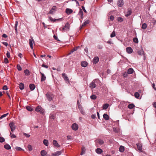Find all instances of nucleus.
Returning <instances> with one entry per match:
<instances>
[{
    "label": "nucleus",
    "instance_id": "obj_1",
    "mask_svg": "<svg viewBox=\"0 0 156 156\" xmlns=\"http://www.w3.org/2000/svg\"><path fill=\"white\" fill-rule=\"evenodd\" d=\"M70 28V25L69 23L68 22H67L66 23L65 26H64L62 30L61 29V28H60V30L62 31V32H64V31H69Z\"/></svg>",
    "mask_w": 156,
    "mask_h": 156
},
{
    "label": "nucleus",
    "instance_id": "obj_2",
    "mask_svg": "<svg viewBox=\"0 0 156 156\" xmlns=\"http://www.w3.org/2000/svg\"><path fill=\"white\" fill-rule=\"evenodd\" d=\"M98 81L97 79L93 80L90 84V87L91 88H94L96 87L97 82Z\"/></svg>",
    "mask_w": 156,
    "mask_h": 156
},
{
    "label": "nucleus",
    "instance_id": "obj_3",
    "mask_svg": "<svg viewBox=\"0 0 156 156\" xmlns=\"http://www.w3.org/2000/svg\"><path fill=\"white\" fill-rule=\"evenodd\" d=\"M46 96L47 99L49 101H51L54 97L53 95L50 93H47L46 94Z\"/></svg>",
    "mask_w": 156,
    "mask_h": 156
},
{
    "label": "nucleus",
    "instance_id": "obj_4",
    "mask_svg": "<svg viewBox=\"0 0 156 156\" xmlns=\"http://www.w3.org/2000/svg\"><path fill=\"white\" fill-rule=\"evenodd\" d=\"M35 111L37 112H39L41 114H43L44 112V109L40 106H38L36 108Z\"/></svg>",
    "mask_w": 156,
    "mask_h": 156
},
{
    "label": "nucleus",
    "instance_id": "obj_5",
    "mask_svg": "<svg viewBox=\"0 0 156 156\" xmlns=\"http://www.w3.org/2000/svg\"><path fill=\"white\" fill-rule=\"evenodd\" d=\"M9 126L11 129V130L12 132H13L16 129V126L15 124L13 122H11L9 124Z\"/></svg>",
    "mask_w": 156,
    "mask_h": 156
},
{
    "label": "nucleus",
    "instance_id": "obj_6",
    "mask_svg": "<svg viewBox=\"0 0 156 156\" xmlns=\"http://www.w3.org/2000/svg\"><path fill=\"white\" fill-rule=\"evenodd\" d=\"M137 146V149L140 151V152H142L143 151L142 150V144L140 143H137L136 144Z\"/></svg>",
    "mask_w": 156,
    "mask_h": 156
},
{
    "label": "nucleus",
    "instance_id": "obj_7",
    "mask_svg": "<svg viewBox=\"0 0 156 156\" xmlns=\"http://www.w3.org/2000/svg\"><path fill=\"white\" fill-rule=\"evenodd\" d=\"M29 42L30 46V48L32 49H33V43H34V39L33 38H31V39H29Z\"/></svg>",
    "mask_w": 156,
    "mask_h": 156
},
{
    "label": "nucleus",
    "instance_id": "obj_8",
    "mask_svg": "<svg viewBox=\"0 0 156 156\" xmlns=\"http://www.w3.org/2000/svg\"><path fill=\"white\" fill-rule=\"evenodd\" d=\"M56 7L55 6H53L49 12V14H53L56 10Z\"/></svg>",
    "mask_w": 156,
    "mask_h": 156
},
{
    "label": "nucleus",
    "instance_id": "obj_9",
    "mask_svg": "<svg viewBox=\"0 0 156 156\" xmlns=\"http://www.w3.org/2000/svg\"><path fill=\"white\" fill-rule=\"evenodd\" d=\"M72 129L74 130H76L78 129V125L76 123H74L72 126Z\"/></svg>",
    "mask_w": 156,
    "mask_h": 156
},
{
    "label": "nucleus",
    "instance_id": "obj_10",
    "mask_svg": "<svg viewBox=\"0 0 156 156\" xmlns=\"http://www.w3.org/2000/svg\"><path fill=\"white\" fill-rule=\"evenodd\" d=\"M54 146L56 147H59L60 145L55 140H54L52 142Z\"/></svg>",
    "mask_w": 156,
    "mask_h": 156
},
{
    "label": "nucleus",
    "instance_id": "obj_11",
    "mask_svg": "<svg viewBox=\"0 0 156 156\" xmlns=\"http://www.w3.org/2000/svg\"><path fill=\"white\" fill-rule=\"evenodd\" d=\"M62 153V151H58L52 154V156H58L60 155Z\"/></svg>",
    "mask_w": 156,
    "mask_h": 156
},
{
    "label": "nucleus",
    "instance_id": "obj_12",
    "mask_svg": "<svg viewBox=\"0 0 156 156\" xmlns=\"http://www.w3.org/2000/svg\"><path fill=\"white\" fill-rule=\"evenodd\" d=\"M123 0H119L117 2V5L119 7H121L123 5Z\"/></svg>",
    "mask_w": 156,
    "mask_h": 156
},
{
    "label": "nucleus",
    "instance_id": "obj_13",
    "mask_svg": "<svg viewBox=\"0 0 156 156\" xmlns=\"http://www.w3.org/2000/svg\"><path fill=\"white\" fill-rule=\"evenodd\" d=\"M99 61V58L98 57H95L93 59V62L95 64H96Z\"/></svg>",
    "mask_w": 156,
    "mask_h": 156
},
{
    "label": "nucleus",
    "instance_id": "obj_14",
    "mask_svg": "<svg viewBox=\"0 0 156 156\" xmlns=\"http://www.w3.org/2000/svg\"><path fill=\"white\" fill-rule=\"evenodd\" d=\"M40 73L41 75V80L42 82L44 81L46 79V77L44 74L42 73L41 72H40Z\"/></svg>",
    "mask_w": 156,
    "mask_h": 156
},
{
    "label": "nucleus",
    "instance_id": "obj_15",
    "mask_svg": "<svg viewBox=\"0 0 156 156\" xmlns=\"http://www.w3.org/2000/svg\"><path fill=\"white\" fill-rule=\"evenodd\" d=\"M62 77L64 79L65 81H69V79L68 78V77L67 76V75L65 73H62Z\"/></svg>",
    "mask_w": 156,
    "mask_h": 156
},
{
    "label": "nucleus",
    "instance_id": "obj_16",
    "mask_svg": "<svg viewBox=\"0 0 156 156\" xmlns=\"http://www.w3.org/2000/svg\"><path fill=\"white\" fill-rule=\"evenodd\" d=\"M73 12V10L67 8L66 10V12L68 14H69Z\"/></svg>",
    "mask_w": 156,
    "mask_h": 156
},
{
    "label": "nucleus",
    "instance_id": "obj_17",
    "mask_svg": "<svg viewBox=\"0 0 156 156\" xmlns=\"http://www.w3.org/2000/svg\"><path fill=\"white\" fill-rule=\"evenodd\" d=\"M127 52L128 53H131L133 52L132 48L130 47H128L126 48Z\"/></svg>",
    "mask_w": 156,
    "mask_h": 156
},
{
    "label": "nucleus",
    "instance_id": "obj_18",
    "mask_svg": "<svg viewBox=\"0 0 156 156\" xmlns=\"http://www.w3.org/2000/svg\"><path fill=\"white\" fill-rule=\"evenodd\" d=\"M96 152L98 154H101L102 152L103 151L100 148H97L95 150Z\"/></svg>",
    "mask_w": 156,
    "mask_h": 156
},
{
    "label": "nucleus",
    "instance_id": "obj_19",
    "mask_svg": "<svg viewBox=\"0 0 156 156\" xmlns=\"http://www.w3.org/2000/svg\"><path fill=\"white\" fill-rule=\"evenodd\" d=\"M62 18H60V19H53L51 17H49V19L52 21H54V22H55V21L56 20H58V21H61L62 20Z\"/></svg>",
    "mask_w": 156,
    "mask_h": 156
},
{
    "label": "nucleus",
    "instance_id": "obj_20",
    "mask_svg": "<svg viewBox=\"0 0 156 156\" xmlns=\"http://www.w3.org/2000/svg\"><path fill=\"white\" fill-rule=\"evenodd\" d=\"M29 87L31 90H33L35 89V86L34 84H30L29 85Z\"/></svg>",
    "mask_w": 156,
    "mask_h": 156
},
{
    "label": "nucleus",
    "instance_id": "obj_21",
    "mask_svg": "<svg viewBox=\"0 0 156 156\" xmlns=\"http://www.w3.org/2000/svg\"><path fill=\"white\" fill-rule=\"evenodd\" d=\"M87 63L85 61L82 62L81 63V65L83 67H86L87 66Z\"/></svg>",
    "mask_w": 156,
    "mask_h": 156
},
{
    "label": "nucleus",
    "instance_id": "obj_22",
    "mask_svg": "<svg viewBox=\"0 0 156 156\" xmlns=\"http://www.w3.org/2000/svg\"><path fill=\"white\" fill-rule=\"evenodd\" d=\"M103 118L106 120H108L109 119V116L106 114H104L103 115Z\"/></svg>",
    "mask_w": 156,
    "mask_h": 156
},
{
    "label": "nucleus",
    "instance_id": "obj_23",
    "mask_svg": "<svg viewBox=\"0 0 156 156\" xmlns=\"http://www.w3.org/2000/svg\"><path fill=\"white\" fill-rule=\"evenodd\" d=\"M80 47L79 46L76 47V48H74L73 49L70 51V52L69 54L68 55H69L71 53H73L74 51H76Z\"/></svg>",
    "mask_w": 156,
    "mask_h": 156
},
{
    "label": "nucleus",
    "instance_id": "obj_24",
    "mask_svg": "<svg viewBox=\"0 0 156 156\" xmlns=\"http://www.w3.org/2000/svg\"><path fill=\"white\" fill-rule=\"evenodd\" d=\"M134 71V70L133 69L130 68H129L127 71V73L129 74H132Z\"/></svg>",
    "mask_w": 156,
    "mask_h": 156
},
{
    "label": "nucleus",
    "instance_id": "obj_25",
    "mask_svg": "<svg viewBox=\"0 0 156 156\" xmlns=\"http://www.w3.org/2000/svg\"><path fill=\"white\" fill-rule=\"evenodd\" d=\"M89 22L90 20H87L83 23L82 25V27H84L86 26L87 24H89Z\"/></svg>",
    "mask_w": 156,
    "mask_h": 156
},
{
    "label": "nucleus",
    "instance_id": "obj_26",
    "mask_svg": "<svg viewBox=\"0 0 156 156\" xmlns=\"http://www.w3.org/2000/svg\"><path fill=\"white\" fill-rule=\"evenodd\" d=\"M47 153L46 151L45 150H42L41 152V154L42 156H45Z\"/></svg>",
    "mask_w": 156,
    "mask_h": 156
},
{
    "label": "nucleus",
    "instance_id": "obj_27",
    "mask_svg": "<svg viewBox=\"0 0 156 156\" xmlns=\"http://www.w3.org/2000/svg\"><path fill=\"white\" fill-rule=\"evenodd\" d=\"M19 87L20 90H22L24 88V85L22 83H20L19 84Z\"/></svg>",
    "mask_w": 156,
    "mask_h": 156
},
{
    "label": "nucleus",
    "instance_id": "obj_28",
    "mask_svg": "<svg viewBox=\"0 0 156 156\" xmlns=\"http://www.w3.org/2000/svg\"><path fill=\"white\" fill-rule=\"evenodd\" d=\"M4 148L7 150H9L11 149V147L8 144H7L4 145Z\"/></svg>",
    "mask_w": 156,
    "mask_h": 156
},
{
    "label": "nucleus",
    "instance_id": "obj_29",
    "mask_svg": "<svg viewBox=\"0 0 156 156\" xmlns=\"http://www.w3.org/2000/svg\"><path fill=\"white\" fill-rule=\"evenodd\" d=\"M131 12H132L131 10H128L126 13L125 14V16L126 17L129 16L131 14Z\"/></svg>",
    "mask_w": 156,
    "mask_h": 156
},
{
    "label": "nucleus",
    "instance_id": "obj_30",
    "mask_svg": "<svg viewBox=\"0 0 156 156\" xmlns=\"http://www.w3.org/2000/svg\"><path fill=\"white\" fill-rule=\"evenodd\" d=\"M18 22L17 21H16L15 23V32L16 33H17V27L18 25Z\"/></svg>",
    "mask_w": 156,
    "mask_h": 156
},
{
    "label": "nucleus",
    "instance_id": "obj_31",
    "mask_svg": "<svg viewBox=\"0 0 156 156\" xmlns=\"http://www.w3.org/2000/svg\"><path fill=\"white\" fill-rule=\"evenodd\" d=\"M43 143L44 145H45L46 146H48V141L46 139H44L43 140Z\"/></svg>",
    "mask_w": 156,
    "mask_h": 156
},
{
    "label": "nucleus",
    "instance_id": "obj_32",
    "mask_svg": "<svg viewBox=\"0 0 156 156\" xmlns=\"http://www.w3.org/2000/svg\"><path fill=\"white\" fill-rule=\"evenodd\" d=\"M138 54L140 55H143L144 54V52L143 50H140L138 51Z\"/></svg>",
    "mask_w": 156,
    "mask_h": 156
},
{
    "label": "nucleus",
    "instance_id": "obj_33",
    "mask_svg": "<svg viewBox=\"0 0 156 156\" xmlns=\"http://www.w3.org/2000/svg\"><path fill=\"white\" fill-rule=\"evenodd\" d=\"M109 106L108 104H105L103 106V108L104 109H107Z\"/></svg>",
    "mask_w": 156,
    "mask_h": 156
},
{
    "label": "nucleus",
    "instance_id": "obj_34",
    "mask_svg": "<svg viewBox=\"0 0 156 156\" xmlns=\"http://www.w3.org/2000/svg\"><path fill=\"white\" fill-rule=\"evenodd\" d=\"M134 106H135V105H134L133 104H130L128 105V108L131 109L133 108V107H134Z\"/></svg>",
    "mask_w": 156,
    "mask_h": 156
},
{
    "label": "nucleus",
    "instance_id": "obj_35",
    "mask_svg": "<svg viewBox=\"0 0 156 156\" xmlns=\"http://www.w3.org/2000/svg\"><path fill=\"white\" fill-rule=\"evenodd\" d=\"M82 152L81 153V155H82L83 154H84L85 153V149L84 147H82Z\"/></svg>",
    "mask_w": 156,
    "mask_h": 156
},
{
    "label": "nucleus",
    "instance_id": "obj_36",
    "mask_svg": "<svg viewBox=\"0 0 156 156\" xmlns=\"http://www.w3.org/2000/svg\"><path fill=\"white\" fill-rule=\"evenodd\" d=\"M24 73L25 74L27 75H30V72L28 69H25L24 71Z\"/></svg>",
    "mask_w": 156,
    "mask_h": 156
},
{
    "label": "nucleus",
    "instance_id": "obj_37",
    "mask_svg": "<svg viewBox=\"0 0 156 156\" xmlns=\"http://www.w3.org/2000/svg\"><path fill=\"white\" fill-rule=\"evenodd\" d=\"M78 14L80 16H82V15H83V12L81 9H80Z\"/></svg>",
    "mask_w": 156,
    "mask_h": 156
},
{
    "label": "nucleus",
    "instance_id": "obj_38",
    "mask_svg": "<svg viewBox=\"0 0 156 156\" xmlns=\"http://www.w3.org/2000/svg\"><path fill=\"white\" fill-rule=\"evenodd\" d=\"M147 27V25L145 23H143L142 26V28L143 29H145Z\"/></svg>",
    "mask_w": 156,
    "mask_h": 156
},
{
    "label": "nucleus",
    "instance_id": "obj_39",
    "mask_svg": "<svg viewBox=\"0 0 156 156\" xmlns=\"http://www.w3.org/2000/svg\"><path fill=\"white\" fill-rule=\"evenodd\" d=\"M97 98V96L94 94H93L90 96V98L92 100H95Z\"/></svg>",
    "mask_w": 156,
    "mask_h": 156
},
{
    "label": "nucleus",
    "instance_id": "obj_40",
    "mask_svg": "<svg viewBox=\"0 0 156 156\" xmlns=\"http://www.w3.org/2000/svg\"><path fill=\"white\" fill-rule=\"evenodd\" d=\"M26 109L27 110L30 111H31L33 110V108L29 106H27L26 107Z\"/></svg>",
    "mask_w": 156,
    "mask_h": 156
},
{
    "label": "nucleus",
    "instance_id": "obj_41",
    "mask_svg": "<svg viewBox=\"0 0 156 156\" xmlns=\"http://www.w3.org/2000/svg\"><path fill=\"white\" fill-rule=\"evenodd\" d=\"M98 142L100 144L102 145L104 144V142L103 140L99 139V140H98Z\"/></svg>",
    "mask_w": 156,
    "mask_h": 156
},
{
    "label": "nucleus",
    "instance_id": "obj_42",
    "mask_svg": "<svg viewBox=\"0 0 156 156\" xmlns=\"http://www.w3.org/2000/svg\"><path fill=\"white\" fill-rule=\"evenodd\" d=\"M119 151L121 152H123L124 151V147L122 146H120L119 147Z\"/></svg>",
    "mask_w": 156,
    "mask_h": 156
},
{
    "label": "nucleus",
    "instance_id": "obj_43",
    "mask_svg": "<svg viewBox=\"0 0 156 156\" xmlns=\"http://www.w3.org/2000/svg\"><path fill=\"white\" fill-rule=\"evenodd\" d=\"M134 96L136 98H138L140 96V94L138 92H136L134 94Z\"/></svg>",
    "mask_w": 156,
    "mask_h": 156
},
{
    "label": "nucleus",
    "instance_id": "obj_44",
    "mask_svg": "<svg viewBox=\"0 0 156 156\" xmlns=\"http://www.w3.org/2000/svg\"><path fill=\"white\" fill-rule=\"evenodd\" d=\"M133 42L136 43H138V40L137 38L134 37L133 38Z\"/></svg>",
    "mask_w": 156,
    "mask_h": 156
},
{
    "label": "nucleus",
    "instance_id": "obj_45",
    "mask_svg": "<svg viewBox=\"0 0 156 156\" xmlns=\"http://www.w3.org/2000/svg\"><path fill=\"white\" fill-rule=\"evenodd\" d=\"M9 114V113H7L5 114H4V115H2L0 117V119H2L3 118L5 117H6L7 115Z\"/></svg>",
    "mask_w": 156,
    "mask_h": 156
},
{
    "label": "nucleus",
    "instance_id": "obj_46",
    "mask_svg": "<svg viewBox=\"0 0 156 156\" xmlns=\"http://www.w3.org/2000/svg\"><path fill=\"white\" fill-rule=\"evenodd\" d=\"M55 119V116L54 115L52 114H50V119L51 120H53Z\"/></svg>",
    "mask_w": 156,
    "mask_h": 156
},
{
    "label": "nucleus",
    "instance_id": "obj_47",
    "mask_svg": "<svg viewBox=\"0 0 156 156\" xmlns=\"http://www.w3.org/2000/svg\"><path fill=\"white\" fill-rule=\"evenodd\" d=\"M115 31H113L111 34L110 37H115Z\"/></svg>",
    "mask_w": 156,
    "mask_h": 156
},
{
    "label": "nucleus",
    "instance_id": "obj_48",
    "mask_svg": "<svg viewBox=\"0 0 156 156\" xmlns=\"http://www.w3.org/2000/svg\"><path fill=\"white\" fill-rule=\"evenodd\" d=\"M17 69L19 71H21L22 70V68L20 65L18 64L17 66Z\"/></svg>",
    "mask_w": 156,
    "mask_h": 156
},
{
    "label": "nucleus",
    "instance_id": "obj_49",
    "mask_svg": "<svg viewBox=\"0 0 156 156\" xmlns=\"http://www.w3.org/2000/svg\"><path fill=\"white\" fill-rule=\"evenodd\" d=\"M28 148L29 151H30L32 150V147L30 145H29L28 146Z\"/></svg>",
    "mask_w": 156,
    "mask_h": 156
},
{
    "label": "nucleus",
    "instance_id": "obj_50",
    "mask_svg": "<svg viewBox=\"0 0 156 156\" xmlns=\"http://www.w3.org/2000/svg\"><path fill=\"white\" fill-rule=\"evenodd\" d=\"M5 140V139L3 137H0V142L2 143L4 142Z\"/></svg>",
    "mask_w": 156,
    "mask_h": 156
},
{
    "label": "nucleus",
    "instance_id": "obj_51",
    "mask_svg": "<svg viewBox=\"0 0 156 156\" xmlns=\"http://www.w3.org/2000/svg\"><path fill=\"white\" fill-rule=\"evenodd\" d=\"M113 130L115 133H118L119 132V130L118 129L116 128H113Z\"/></svg>",
    "mask_w": 156,
    "mask_h": 156
},
{
    "label": "nucleus",
    "instance_id": "obj_52",
    "mask_svg": "<svg viewBox=\"0 0 156 156\" xmlns=\"http://www.w3.org/2000/svg\"><path fill=\"white\" fill-rule=\"evenodd\" d=\"M10 134L11 135V137L12 138H15L16 137V136L15 135L12 134L11 132H10Z\"/></svg>",
    "mask_w": 156,
    "mask_h": 156
},
{
    "label": "nucleus",
    "instance_id": "obj_53",
    "mask_svg": "<svg viewBox=\"0 0 156 156\" xmlns=\"http://www.w3.org/2000/svg\"><path fill=\"white\" fill-rule=\"evenodd\" d=\"M117 20L118 21L122 22L123 21V19L120 17H118L117 18Z\"/></svg>",
    "mask_w": 156,
    "mask_h": 156
},
{
    "label": "nucleus",
    "instance_id": "obj_54",
    "mask_svg": "<svg viewBox=\"0 0 156 156\" xmlns=\"http://www.w3.org/2000/svg\"><path fill=\"white\" fill-rule=\"evenodd\" d=\"M23 135L27 137H29L30 136L29 134L25 133H23Z\"/></svg>",
    "mask_w": 156,
    "mask_h": 156
},
{
    "label": "nucleus",
    "instance_id": "obj_55",
    "mask_svg": "<svg viewBox=\"0 0 156 156\" xmlns=\"http://www.w3.org/2000/svg\"><path fill=\"white\" fill-rule=\"evenodd\" d=\"M55 108V105H51V108L52 110H54Z\"/></svg>",
    "mask_w": 156,
    "mask_h": 156
},
{
    "label": "nucleus",
    "instance_id": "obj_56",
    "mask_svg": "<svg viewBox=\"0 0 156 156\" xmlns=\"http://www.w3.org/2000/svg\"><path fill=\"white\" fill-rule=\"evenodd\" d=\"M16 149L17 151H20L22 150V148H21V147H16Z\"/></svg>",
    "mask_w": 156,
    "mask_h": 156
},
{
    "label": "nucleus",
    "instance_id": "obj_57",
    "mask_svg": "<svg viewBox=\"0 0 156 156\" xmlns=\"http://www.w3.org/2000/svg\"><path fill=\"white\" fill-rule=\"evenodd\" d=\"M98 48L99 49H101L103 47L101 45H98L97 46Z\"/></svg>",
    "mask_w": 156,
    "mask_h": 156
},
{
    "label": "nucleus",
    "instance_id": "obj_58",
    "mask_svg": "<svg viewBox=\"0 0 156 156\" xmlns=\"http://www.w3.org/2000/svg\"><path fill=\"white\" fill-rule=\"evenodd\" d=\"M6 55H7V57L8 58H10V53L8 51H7V53H6Z\"/></svg>",
    "mask_w": 156,
    "mask_h": 156
},
{
    "label": "nucleus",
    "instance_id": "obj_59",
    "mask_svg": "<svg viewBox=\"0 0 156 156\" xmlns=\"http://www.w3.org/2000/svg\"><path fill=\"white\" fill-rule=\"evenodd\" d=\"M80 110L81 113V114H84V112L83 111V108H80Z\"/></svg>",
    "mask_w": 156,
    "mask_h": 156
},
{
    "label": "nucleus",
    "instance_id": "obj_60",
    "mask_svg": "<svg viewBox=\"0 0 156 156\" xmlns=\"http://www.w3.org/2000/svg\"><path fill=\"white\" fill-rule=\"evenodd\" d=\"M8 88L5 85L3 87V89L5 90H8Z\"/></svg>",
    "mask_w": 156,
    "mask_h": 156
},
{
    "label": "nucleus",
    "instance_id": "obj_61",
    "mask_svg": "<svg viewBox=\"0 0 156 156\" xmlns=\"http://www.w3.org/2000/svg\"><path fill=\"white\" fill-rule=\"evenodd\" d=\"M4 62L5 63H7L8 62V60L7 58H5L4 59Z\"/></svg>",
    "mask_w": 156,
    "mask_h": 156
},
{
    "label": "nucleus",
    "instance_id": "obj_62",
    "mask_svg": "<svg viewBox=\"0 0 156 156\" xmlns=\"http://www.w3.org/2000/svg\"><path fill=\"white\" fill-rule=\"evenodd\" d=\"M82 9L84 11V12H85L86 13L87 12L86 10V9H85L84 6H82Z\"/></svg>",
    "mask_w": 156,
    "mask_h": 156
},
{
    "label": "nucleus",
    "instance_id": "obj_63",
    "mask_svg": "<svg viewBox=\"0 0 156 156\" xmlns=\"http://www.w3.org/2000/svg\"><path fill=\"white\" fill-rule=\"evenodd\" d=\"M114 17L112 15L110 16V20L112 21L114 20Z\"/></svg>",
    "mask_w": 156,
    "mask_h": 156
},
{
    "label": "nucleus",
    "instance_id": "obj_64",
    "mask_svg": "<svg viewBox=\"0 0 156 156\" xmlns=\"http://www.w3.org/2000/svg\"><path fill=\"white\" fill-rule=\"evenodd\" d=\"M53 37L55 40L58 41H60L58 39V37L55 35H54Z\"/></svg>",
    "mask_w": 156,
    "mask_h": 156
}]
</instances>
